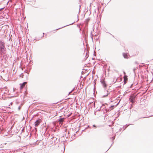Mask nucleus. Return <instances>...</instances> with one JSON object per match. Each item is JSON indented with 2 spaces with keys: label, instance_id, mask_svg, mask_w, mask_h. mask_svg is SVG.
<instances>
[{
  "label": "nucleus",
  "instance_id": "obj_10",
  "mask_svg": "<svg viewBox=\"0 0 153 153\" xmlns=\"http://www.w3.org/2000/svg\"><path fill=\"white\" fill-rule=\"evenodd\" d=\"M51 139H54L53 140L54 141V143H57L58 142H56V141H57V138H56V137H53L52 138H51Z\"/></svg>",
  "mask_w": 153,
  "mask_h": 153
},
{
  "label": "nucleus",
  "instance_id": "obj_35",
  "mask_svg": "<svg viewBox=\"0 0 153 153\" xmlns=\"http://www.w3.org/2000/svg\"><path fill=\"white\" fill-rule=\"evenodd\" d=\"M12 102L11 103H10L11 104H12Z\"/></svg>",
  "mask_w": 153,
  "mask_h": 153
},
{
  "label": "nucleus",
  "instance_id": "obj_7",
  "mask_svg": "<svg viewBox=\"0 0 153 153\" xmlns=\"http://www.w3.org/2000/svg\"><path fill=\"white\" fill-rule=\"evenodd\" d=\"M64 118H60L58 120V122H59L60 124L62 123L64 121Z\"/></svg>",
  "mask_w": 153,
  "mask_h": 153
},
{
  "label": "nucleus",
  "instance_id": "obj_22",
  "mask_svg": "<svg viewBox=\"0 0 153 153\" xmlns=\"http://www.w3.org/2000/svg\"><path fill=\"white\" fill-rule=\"evenodd\" d=\"M3 9H4V8H0V12H1Z\"/></svg>",
  "mask_w": 153,
  "mask_h": 153
},
{
  "label": "nucleus",
  "instance_id": "obj_9",
  "mask_svg": "<svg viewBox=\"0 0 153 153\" xmlns=\"http://www.w3.org/2000/svg\"><path fill=\"white\" fill-rule=\"evenodd\" d=\"M123 57H124V58H126V59L128 58V56L127 54L126 53H123Z\"/></svg>",
  "mask_w": 153,
  "mask_h": 153
},
{
  "label": "nucleus",
  "instance_id": "obj_16",
  "mask_svg": "<svg viewBox=\"0 0 153 153\" xmlns=\"http://www.w3.org/2000/svg\"><path fill=\"white\" fill-rule=\"evenodd\" d=\"M6 99V98L3 97L2 96L1 97V98H0V99L3 100H5Z\"/></svg>",
  "mask_w": 153,
  "mask_h": 153
},
{
  "label": "nucleus",
  "instance_id": "obj_31",
  "mask_svg": "<svg viewBox=\"0 0 153 153\" xmlns=\"http://www.w3.org/2000/svg\"><path fill=\"white\" fill-rule=\"evenodd\" d=\"M121 129H122V128H120V129H119V130H120V131H121Z\"/></svg>",
  "mask_w": 153,
  "mask_h": 153
},
{
  "label": "nucleus",
  "instance_id": "obj_26",
  "mask_svg": "<svg viewBox=\"0 0 153 153\" xmlns=\"http://www.w3.org/2000/svg\"><path fill=\"white\" fill-rule=\"evenodd\" d=\"M5 88L6 89L7 88V87H4L3 89H4V88ZM2 89H3V88H2Z\"/></svg>",
  "mask_w": 153,
  "mask_h": 153
},
{
  "label": "nucleus",
  "instance_id": "obj_20",
  "mask_svg": "<svg viewBox=\"0 0 153 153\" xmlns=\"http://www.w3.org/2000/svg\"><path fill=\"white\" fill-rule=\"evenodd\" d=\"M21 106H19L18 108V110H20L21 108Z\"/></svg>",
  "mask_w": 153,
  "mask_h": 153
},
{
  "label": "nucleus",
  "instance_id": "obj_4",
  "mask_svg": "<svg viewBox=\"0 0 153 153\" xmlns=\"http://www.w3.org/2000/svg\"><path fill=\"white\" fill-rule=\"evenodd\" d=\"M42 122V120L40 119H38L34 123V125L36 127H37L40 124V123Z\"/></svg>",
  "mask_w": 153,
  "mask_h": 153
},
{
  "label": "nucleus",
  "instance_id": "obj_3",
  "mask_svg": "<svg viewBox=\"0 0 153 153\" xmlns=\"http://www.w3.org/2000/svg\"><path fill=\"white\" fill-rule=\"evenodd\" d=\"M114 105H112L109 107V108H105V111H103V113L105 114L106 113L107 111H109L112 110L114 109Z\"/></svg>",
  "mask_w": 153,
  "mask_h": 153
},
{
  "label": "nucleus",
  "instance_id": "obj_28",
  "mask_svg": "<svg viewBox=\"0 0 153 153\" xmlns=\"http://www.w3.org/2000/svg\"><path fill=\"white\" fill-rule=\"evenodd\" d=\"M94 56H96V55H95V51H94Z\"/></svg>",
  "mask_w": 153,
  "mask_h": 153
},
{
  "label": "nucleus",
  "instance_id": "obj_36",
  "mask_svg": "<svg viewBox=\"0 0 153 153\" xmlns=\"http://www.w3.org/2000/svg\"><path fill=\"white\" fill-rule=\"evenodd\" d=\"M113 143H114V142H113L112 143V144Z\"/></svg>",
  "mask_w": 153,
  "mask_h": 153
},
{
  "label": "nucleus",
  "instance_id": "obj_33",
  "mask_svg": "<svg viewBox=\"0 0 153 153\" xmlns=\"http://www.w3.org/2000/svg\"><path fill=\"white\" fill-rule=\"evenodd\" d=\"M111 34V35H112L113 37H114V36L113 35H112L111 34Z\"/></svg>",
  "mask_w": 153,
  "mask_h": 153
},
{
  "label": "nucleus",
  "instance_id": "obj_17",
  "mask_svg": "<svg viewBox=\"0 0 153 153\" xmlns=\"http://www.w3.org/2000/svg\"><path fill=\"white\" fill-rule=\"evenodd\" d=\"M88 128H91V127L89 126H88L87 127H86L85 128L84 130H86Z\"/></svg>",
  "mask_w": 153,
  "mask_h": 153
},
{
  "label": "nucleus",
  "instance_id": "obj_6",
  "mask_svg": "<svg viewBox=\"0 0 153 153\" xmlns=\"http://www.w3.org/2000/svg\"><path fill=\"white\" fill-rule=\"evenodd\" d=\"M27 83V82H23L22 83H20V89H22L25 86L26 84Z\"/></svg>",
  "mask_w": 153,
  "mask_h": 153
},
{
  "label": "nucleus",
  "instance_id": "obj_12",
  "mask_svg": "<svg viewBox=\"0 0 153 153\" xmlns=\"http://www.w3.org/2000/svg\"><path fill=\"white\" fill-rule=\"evenodd\" d=\"M9 90H5L4 92V94H9Z\"/></svg>",
  "mask_w": 153,
  "mask_h": 153
},
{
  "label": "nucleus",
  "instance_id": "obj_34",
  "mask_svg": "<svg viewBox=\"0 0 153 153\" xmlns=\"http://www.w3.org/2000/svg\"><path fill=\"white\" fill-rule=\"evenodd\" d=\"M35 128V129L36 130V129H37L36 128Z\"/></svg>",
  "mask_w": 153,
  "mask_h": 153
},
{
  "label": "nucleus",
  "instance_id": "obj_11",
  "mask_svg": "<svg viewBox=\"0 0 153 153\" xmlns=\"http://www.w3.org/2000/svg\"><path fill=\"white\" fill-rule=\"evenodd\" d=\"M74 23H75V22H73V23H72L71 24H69V25H66V26H63V27H61V28H58V29H56V30H59V29H60V28H62L64 27H66V26H68V25H72V24H73Z\"/></svg>",
  "mask_w": 153,
  "mask_h": 153
},
{
  "label": "nucleus",
  "instance_id": "obj_27",
  "mask_svg": "<svg viewBox=\"0 0 153 153\" xmlns=\"http://www.w3.org/2000/svg\"><path fill=\"white\" fill-rule=\"evenodd\" d=\"M4 94V92L3 93V94H2V96H3L4 94Z\"/></svg>",
  "mask_w": 153,
  "mask_h": 153
},
{
  "label": "nucleus",
  "instance_id": "obj_5",
  "mask_svg": "<svg viewBox=\"0 0 153 153\" xmlns=\"http://www.w3.org/2000/svg\"><path fill=\"white\" fill-rule=\"evenodd\" d=\"M135 98V96H131L130 98V102H131L132 103H133L134 102Z\"/></svg>",
  "mask_w": 153,
  "mask_h": 153
},
{
  "label": "nucleus",
  "instance_id": "obj_1",
  "mask_svg": "<svg viewBox=\"0 0 153 153\" xmlns=\"http://www.w3.org/2000/svg\"><path fill=\"white\" fill-rule=\"evenodd\" d=\"M100 82L101 83V84L102 86L104 89L105 91H107V93L105 95L102 96V97H105L107 96L110 93V92L107 91V90H106V88L107 87V85L106 84L104 79H101L100 80Z\"/></svg>",
  "mask_w": 153,
  "mask_h": 153
},
{
  "label": "nucleus",
  "instance_id": "obj_14",
  "mask_svg": "<svg viewBox=\"0 0 153 153\" xmlns=\"http://www.w3.org/2000/svg\"><path fill=\"white\" fill-rule=\"evenodd\" d=\"M115 137V136H114V137H112L111 138L110 140L112 141H113L114 140Z\"/></svg>",
  "mask_w": 153,
  "mask_h": 153
},
{
  "label": "nucleus",
  "instance_id": "obj_15",
  "mask_svg": "<svg viewBox=\"0 0 153 153\" xmlns=\"http://www.w3.org/2000/svg\"><path fill=\"white\" fill-rule=\"evenodd\" d=\"M129 125H128L127 126H123V130H125L126 129V127H128Z\"/></svg>",
  "mask_w": 153,
  "mask_h": 153
},
{
  "label": "nucleus",
  "instance_id": "obj_13",
  "mask_svg": "<svg viewBox=\"0 0 153 153\" xmlns=\"http://www.w3.org/2000/svg\"><path fill=\"white\" fill-rule=\"evenodd\" d=\"M92 126L94 128H96L97 127H100V126H97L96 125H93Z\"/></svg>",
  "mask_w": 153,
  "mask_h": 153
},
{
  "label": "nucleus",
  "instance_id": "obj_23",
  "mask_svg": "<svg viewBox=\"0 0 153 153\" xmlns=\"http://www.w3.org/2000/svg\"><path fill=\"white\" fill-rule=\"evenodd\" d=\"M74 137H75V136H74V135H73L71 136V138H74Z\"/></svg>",
  "mask_w": 153,
  "mask_h": 153
},
{
  "label": "nucleus",
  "instance_id": "obj_8",
  "mask_svg": "<svg viewBox=\"0 0 153 153\" xmlns=\"http://www.w3.org/2000/svg\"><path fill=\"white\" fill-rule=\"evenodd\" d=\"M107 105V104L106 103H105V104H102V106L101 107H102H102L103 108L102 109V110L103 112L104 111H105V109H104L105 108V105Z\"/></svg>",
  "mask_w": 153,
  "mask_h": 153
},
{
  "label": "nucleus",
  "instance_id": "obj_29",
  "mask_svg": "<svg viewBox=\"0 0 153 153\" xmlns=\"http://www.w3.org/2000/svg\"><path fill=\"white\" fill-rule=\"evenodd\" d=\"M25 72L27 73L28 74H29V72H26L25 71Z\"/></svg>",
  "mask_w": 153,
  "mask_h": 153
},
{
  "label": "nucleus",
  "instance_id": "obj_21",
  "mask_svg": "<svg viewBox=\"0 0 153 153\" xmlns=\"http://www.w3.org/2000/svg\"><path fill=\"white\" fill-rule=\"evenodd\" d=\"M23 75L22 73L20 75V76L22 77H23Z\"/></svg>",
  "mask_w": 153,
  "mask_h": 153
},
{
  "label": "nucleus",
  "instance_id": "obj_30",
  "mask_svg": "<svg viewBox=\"0 0 153 153\" xmlns=\"http://www.w3.org/2000/svg\"><path fill=\"white\" fill-rule=\"evenodd\" d=\"M123 73H124V74H126V73H125V72H124V71L123 72Z\"/></svg>",
  "mask_w": 153,
  "mask_h": 153
},
{
  "label": "nucleus",
  "instance_id": "obj_19",
  "mask_svg": "<svg viewBox=\"0 0 153 153\" xmlns=\"http://www.w3.org/2000/svg\"><path fill=\"white\" fill-rule=\"evenodd\" d=\"M136 69H137V68H134V69H133V71H134V72L135 73V70H136Z\"/></svg>",
  "mask_w": 153,
  "mask_h": 153
},
{
  "label": "nucleus",
  "instance_id": "obj_37",
  "mask_svg": "<svg viewBox=\"0 0 153 153\" xmlns=\"http://www.w3.org/2000/svg\"><path fill=\"white\" fill-rule=\"evenodd\" d=\"M112 145V144H111V146Z\"/></svg>",
  "mask_w": 153,
  "mask_h": 153
},
{
  "label": "nucleus",
  "instance_id": "obj_25",
  "mask_svg": "<svg viewBox=\"0 0 153 153\" xmlns=\"http://www.w3.org/2000/svg\"><path fill=\"white\" fill-rule=\"evenodd\" d=\"M124 82H125V83L126 81V79H125V77H124Z\"/></svg>",
  "mask_w": 153,
  "mask_h": 153
},
{
  "label": "nucleus",
  "instance_id": "obj_38",
  "mask_svg": "<svg viewBox=\"0 0 153 153\" xmlns=\"http://www.w3.org/2000/svg\"><path fill=\"white\" fill-rule=\"evenodd\" d=\"M63 153H64V152H63Z\"/></svg>",
  "mask_w": 153,
  "mask_h": 153
},
{
  "label": "nucleus",
  "instance_id": "obj_2",
  "mask_svg": "<svg viewBox=\"0 0 153 153\" xmlns=\"http://www.w3.org/2000/svg\"><path fill=\"white\" fill-rule=\"evenodd\" d=\"M5 50L4 43L2 40H0V53L2 54H4Z\"/></svg>",
  "mask_w": 153,
  "mask_h": 153
},
{
  "label": "nucleus",
  "instance_id": "obj_24",
  "mask_svg": "<svg viewBox=\"0 0 153 153\" xmlns=\"http://www.w3.org/2000/svg\"><path fill=\"white\" fill-rule=\"evenodd\" d=\"M24 130H25L24 128H23L22 129V131H24Z\"/></svg>",
  "mask_w": 153,
  "mask_h": 153
},
{
  "label": "nucleus",
  "instance_id": "obj_32",
  "mask_svg": "<svg viewBox=\"0 0 153 153\" xmlns=\"http://www.w3.org/2000/svg\"><path fill=\"white\" fill-rule=\"evenodd\" d=\"M43 36L42 37H44V33H43Z\"/></svg>",
  "mask_w": 153,
  "mask_h": 153
},
{
  "label": "nucleus",
  "instance_id": "obj_18",
  "mask_svg": "<svg viewBox=\"0 0 153 153\" xmlns=\"http://www.w3.org/2000/svg\"><path fill=\"white\" fill-rule=\"evenodd\" d=\"M101 108H102V107H100V108L98 109L97 111H100V110H102V109H101Z\"/></svg>",
  "mask_w": 153,
  "mask_h": 153
}]
</instances>
